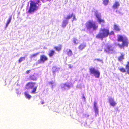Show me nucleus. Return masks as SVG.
<instances>
[{
	"label": "nucleus",
	"instance_id": "nucleus-16",
	"mask_svg": "<svg viewBox=\"0 0 129 129\" xmlns=\"http://www.w3.org/2000/svg\"><path fill=\"white\" fill-rule=\"evenodd\" d=\"M114 30L117 31H119L120 30L118 26L116 24L114 25Z\"/></svg>",
	"mask_w": 129,
	"mask_h": 129
},
{
	"label": "nucleus",
	"instance_id": "nucleus-30",
	"mask_svg": "<svg viewBox=\"0 0 129 129\" xmlns=\"http://www.w3.org/2000/svg\"><path fill=\"white\" fill-rule=\"evenodd\" d=\"M97 103L96 101H94V108L97 107Z\"/></svg>",
	"mask_w": 129,
	"mask_h": 129
},
{
	"label": "nucleus",
	"instance_id": "nucleus-24",
	"mask_svg": "<svg viewBox=\"0 0 129 129\" xmlns=\"http://www.w3.org/2000/svg\"><path fill=\"white\" fill-rule=\"evenodd\" d=\"M67 55L69 56H71L72 54V51L70 49H69L67 52Z\"/></svg>",
	"mask_w": 129,
	"mask_h": 129
},
{
	"label": "nucleus",
	"instance_id": "nucleus-31",
	"mask_svg": "<svg viewBox=\"0 0 129 129\" xmlns=\"http://www.w3.org/2000/svg\"><path fill=\"white\" fill-rule=\"evenodd\" d=\"M77 40L76 38H74L73 40V42L75 44H77L76 41H77Z\"/></svg>",
	"mask_w": 129,
	"mask_h": 129
},
{
	"label": "nucleus",
	"instance_id": "nucleus-11",
	"mask_svg": "<svg viewBox=\"0 0 129 129\" xmlns=\"http://www.w3.org/2000/svg\"><path fill=\"white\" fill-rule=\"evenodd\" d=\"M120 4L118 1H115L112 6V7L115 9L117 8L119 6Z\"/></svg>",
	"mask_w": 129,
	"mask_h": 129
},
{
	"label": "nucleus",
	"instance_id": "nucleus-15",
	"mask_svg": "<svg viewBox=\"0 0 129 129\" xmlns=\"http://www.w3.org/2000/svg\"><path fill=\"white\" fill-rule=\"evenodd\" d=\"M86 46L85 44L84 43L80 44L78 47V48L80 50H83Z\"/></svg>",
	"mask_w": 129,
	"mask_h": 129
},
{
	"label": "nucleus",
	"instance_id": "nucleus-1",
	"mask_svg": "<svg viewBox=\"0 0 129 129\" xmlns=\"http://www.w3.org/2000/svg\"><path fill=\"white\" fill-rule=\"evenodd\" d=\"M100 31L101 32L99 33L96 35V38L101 39L102 40L104 38L107 37L108 36L113 35L114 33L111 31L109 32V30L105 28L101 29Z\"/></svg>",
	"mask_w": 129,
	"mask_h": 129
},
{
	"label": "nucleus",
	"instance_id": "nucleus-35",
	"mask_svg": "<svg viewBox=\"0 0 129 129\" xmlns=\"http://www.w3.org/2000/svg\"><path fill=\"white\" fill-rule=\"evenodd\" d=\"M47 1H50L51 0H47Z\"/></svg>",
	"mask_w": 129,
	"mask_h": 129
},
{
	"label": "nucleus",
	"instance_id": "nucleus-22",
	"mask_svg": "<svg viewBox=\"0 0 129 129\" xmlns=\"http://www.w3.org/2000/svg\"><path fill=\"white\" fill-rule=\"evenodd\" d=\"M25 57H20L18 60V61L19 63H20L22 61L24 60L25 59Z\"/></svg>",
	"mask_w": 129,
	"mask_h": 129
},
{
	"label": "nucleus",
	"instance_id": "nucleus-33",
	"mask_svg": "<svg viewBox=\"0 0 129 129\" xmlns=\"http://www.w3.org/2000/svg\"><path fill=\"white\" fill-rule=\"evenodd\" d=\"M53 82L52 81H51L50 82H49L48 83V84H50L51 85H52L53 84Z\"/></svg>",
	"mask_w": 129,
	"mask_h": 129
},
{
	"label": "nucleus",
	"instance_id": "nucleus-14",
	"mask_svg": "<svg viewBox=\"0 0 129 129\" xmlns=\"http://www.w3.org/2000/svg\"><path fill=\"white\" fill-rule=\"evenodd\" d=\"M55 53V51L53 50H50L49 53L48 55L49 57H52L54 55Z\"/></svg>",
	"mask_w": 129,
	"mask_h": 129
},
{
	"label": "nucleus",
	"instance_id": "nucleus-12",
	"mask_svg": "<svg viewBox=\"0 0 129 129\" xmlns=\"http://www.w3.org/2000/svg\"><path fill=\"white\" fill-rule=\"evenodd\" d=\"M54 48L57 51H59L62 49V45L61 44H59L58 46L55 47Z\"/></svg>",
	"mask_w": 129,
	"mask_h": 129
},
{
	"label": "nucleus",
	"instance_id": "nucleus-25",
	"mask_svg": "<svg viewBox=\"0 0 129 129\" xmlns=\"http://www.w3.org/2000/svg\"><path fill=\"white\" fill-rule=\"evenodd\" d=\"M72 16V13L70 15H68L66 18V19L67 20H69V19L71 18Z\"/></svg>",
	"mask_w": 129,
	"mask_h": 129
},
{
	"label": "nucleus",
	"instance_id": "nucleus-17",
	"mask_svg": "<svg viewBox=\"0 0 129 129\" xmlns=\"http://www.w3.org/2000/svg\"><path fill=\"white\" fill-rule=\"evenodd\" d=\"M12 19V16H11L9 17V18L8 19L6 24V27H7L8 25L11 21Z\"/></svg>",
	"mask_w": 129,
	"mask_h": 129
},
{
	"label": "nucleus",
	"instance_id": "nucleus-27",
	"mask_svg": "<svg viewBox=\"0 0 129 129\" xmlns=\"http://www.w3.org/2000/svg\"><path fill=\"white\" fill-rule=\"evenodd\" d=\"M94 108V111L95 112V113L97 114H98V109L97 107Z\"/></svg>",
	"mask_w": 129,
	"mask_h": 129
},
{
	"label": "nucleus",
	"instance_id": "nucleus-5",
	"mask_svg": "<svg viewBox=\"0 0 129 129\" xmlns=\"http://www.w3.org/2000/svg\"><path fill=\"white\" fill-rule=\"evenodd\" d=\"M104 51L109 54H113L115 52L114 48L110 45H105Z\"/></svg>",
	"mask_w": 129,
	"mask_h": 129
},
{
	"label": "nucleus",
	"instance_id": "nucleus-18",
	"mask_svg": "<svg viewBox=\"0 0 129 129\" xmlns=\"http://www.w3.org/2000/svg\"><path fill=\"white\" fill-rule=\"evenodd\" d=\"M24 95L25 97L28 99H30L31 97V96L28 94V93L26 92H25Z\"/></svg>",
	"mask_w": 129,
	"mask_h": 129
},
{
	"label": "nucleus",
	"instance_id": "nucleus-28",
	"mask_svg": "<svg viewBox=\"0 0 129 129\" xmlns=\"http://www.w3.org/2000/svg\"><path fill=\"white\" fill-rule=\"evenodd\" d=\"M73 17V19L72 21H76V19L75 18V16L73 14V13H72V16Z\"/></svg>",
	"mask_w": 129,
	"mask_h": 129
},
{
	"label": "nucleus",
	"instance_id": "nucleus-32",
	"mask_svg": "<svg viewBox=\"0 0 129 129\" xmlns=\"http://www.w3.org/2000/svg\"><path fill=\"white\" fill-rule=\"evenodd\" d=\"M95 60L97 61H98L100 62H102V60L100 59H95Z\"/></svg>",
	"mask_w": 129,
	"mask_h": 129
},
{
	"label": "nucleus",
	"instance_id": "nucleus-2",
	"mask_svg": "<svg viewBox=\"0 0 129 129\" xmlns=\"http://www.w3.org/2000/svg\"><path fill=\"white\" fill-rule=\"evenodd\" d=\"M117 41H118L122 42V44H117L120 48H124L125 47H127L128 46V39L126 37H123L121 35H118Z\"/></svg>",
	"mask_w": 129,
	"mask_h": 129
},
{
	"label": "nucleus",
	"instance_id": "nucleus-34",
	"mask_svg": "<svg viewBox=\"0 0 129 129\" xmlns=\"http://www.w3.org/2000/svg\"><path fill=\"white\" fill-rule=\"evenodd\" d=\"M41 104H44V102H43V101H42L41 102Z\"/></svg>",
	"mask_w": 129,
	"mask_h": 129
},
{
	"label": "nucleus",
	"instance_id": "nucleus-26",
	"mask_svg": "<svg viewBox=\"0 0 129 129\" xmlns=\"http://www.w3.org/2000/svg\"><path fill=\"white\" fill-rule=\"evenodd\" d=\"M67 87L69 88L70 87V85L69 84H67L66 83H65L64 84V86L62 87V88H64L65 87Z\"/></svg>",
	"mask_w": 129,
	"mask_h": 129
},
{
	"label": "nucleus",
	"instance_id": "nucleus-20",
	"mask_svg": "<svg viewBox=\"0 0 129 129\" xmlns=\"http://www.w3.org/2000/svg\"><path fill=\"white\" fill-rule=\"evenodd\" d=\"M119 70L120 71L122 72H125L126 71V69H125L123 67L119 68Z\"/></svg>",
	"mask_w": 129,
	"mask_h": 129
},
{
	"label": "nucleus",
	"instance_id": "nucleus-3",
	"mask_svg": "<svg viewBox=\"0 0 129 129\" xmlns=\"http://www.w3.org/2000/svg\"><path fill=\"white\" fill-rule=\"evenodd\" d=\"M85 27L87 29L90 30L92 28L93 30L97 29L98 26L94 22L89 20L87 21L85 24Z\"/></svg>",
	"mask_w": 129,
	"mask_h": 129
},
{
	"label": "nucleus",
	"instance_id": "nucleus-29",
	"mask_svg": "<svg viewBox=\"0 0 129 129\" xmlns=\"http://www.w3.org/2000/svg\"><path fill=\"white\" fill-rule=\"evenodd\" d=\"M31 71V70H26L25 72V74H29L30 72Z\"/></svg>",
	"mask_w": 129,
	"mask_h": 129
},
{
	"label": "nucleus",
	"instance_id": "nucleus-13",
	"mask_svg": "<svg viewBox=\"0 0 129 129\" xmlns=\"http://www.w3.org/2000/svg\"><path fill=\"white\" fill-rule=\"evenodd\" d=\"M125 55L124 54H121V55L118 58V61H121L123 60L124 59Z\"/></svg>",
	"mask_w": 129,
	"mask_h": 129
},
{
	"label": "nucleus",
	"instance_id": "nucleus-19",
	"mask_svg": "<svg viewBox=\"0 0 129 129\" xmlns=\"http://www.w3.org/2000/svg\"><path fill=\"white\" fill-rule=\"evenodd\" d=\"M68 23L67 21L66 20L64 21L62 24V27H65Z\"/></svg>",
	"mask_w": 129,
	"mask_h": 129
},
{
	"label": "nucleus",
	"instance_id": "nucleus-10",
	"mask_svg": "<svg viewBox=\"0 0 129 129\" xmlns=\"http://www.w3.org/2000/svg\"><path fill=\"white\" fill-rule=\"evenodd\" d=\"M29 80L36 81L37 80V77L34 74L30 75L29 76Z\"/></svg>",
	"mask_w": 129,
	"mask_h": 129
},
{
	"label": "nucleus",
	"instance_id": "nucleus-23",
	"mask_svg": "<svg viewBox=\"0 0 129 129\" xmlns=\"http://www.w3.org/2000/svg\"><path fill=\"white\" fill-rule=\"evenodd\" d=\"M109 2V0H103V4L105 5H107Z\"/></svg>",
	"mask_w": 129,
	"mask_h": 129
},
{
	"label": "nucleus",
	"instance_id": "nucleus-21",
	"mask_svg": "<svg viewBox=\"0 0 129 129\" xmlns=\"http://www.w3.org/2000/svg\"><path fill=\"white\" fill-rule=\"evenodd\" d=\"M39 54V53H37L35 54H33L31 55L30 56V58L31 59L34 58L36 57H37L38 55Z\"/></svg>",
	"mask_w": 129,
	"mask_h": 129
},
{
	"label": "nucleus",
	"instance_id": "nucleus-9",
	"mask_svg": "<svg viewBox=\"0 0 129 129\" xmlns=\"http://www.w3.org/2000/svg\"><path fill=\"white\" fill-rule=\"evenodd\" d=\"M110 105L112 106H114L116 105V103L114 101L113 98H110L108 99Z\"/></svg>",
	"mask_w": 129,
	"mask_h": 129
},
{
	"label": "nucleus",
	"instance_id": "nucleus-6",
	"mask_svg": "<svg viewBox=\"0 0 129 129\" xmlns=\"http://www.w3.org/2000/svg\"><path fill=\"white\" fill-rule=\"evenodd\" d=\"M90 74H93L96 78H99L100 73L99 71L93 68H90L89 69Z\"/></svg>",
	"mask_w": 129,
	"mask_h": 129
},
{
	"label": "nucleus",
	"instance_id": "nucleus-7",
	"mask_svg": "<svg viewBox=\"0 0 129 129\" xmlns=\"http://www.w3.org/2000/svg\"><path fill=\"white\" fill-rule=\"evenodd\" d=\"M95 16L97 18L99 24L103 25V24L105 23V21L101 18V16L98 13H96Z\"/></svg>",
	"mask_w": 129,
	"mask_h": 129
},
{
	"label": "nucleus",
	"instance_id": "nucleus-8",
	"mask_svg": "<svg viewBox=\"0 0 129 129\" xmlns=\"http://www.w3.org/2000/svg\"><path fill=\"white\" fill-rule=\"evenodd\" d=\"M47 57L44 55H42L40 56V60L38 61L39 63H43L45 61L48 60Z\"/></svg>",
	"mask_w": 129,
	"mask_h": 129
},
{
	"label": "nucleus",
	"instance_id": "nucleus-4",
	"mask_svg": "<svg viewBox=\"0 0 129 129\" xmlns=\"http://www.w3.org/2000/svg\"><path fill=\"white\" fill-rule=\"evenodd\" d=\"M36 83L34 82H28L26 83L25 85L26 89L28 88L33 89L31 91L32 94H35L36 93V91L37 88V86H35L34 87Z\"/></svg>",
	"mask_w": 129,
	"mask_h": 129
}]
</instances>
